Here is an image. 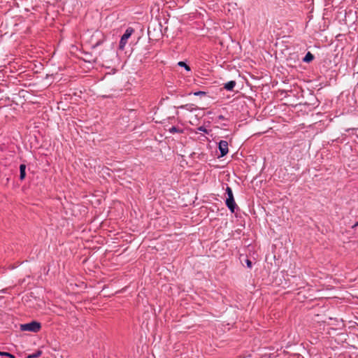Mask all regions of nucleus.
<instances>
[{
	"label": "nucleus",
	"mask_w": 358,
	"mask_h": 358,
	"mask_svg": "<svg viewBox=\"0 0 358 358\" xmlns=\"http://www.w3.org/2000/svg\"><path fill=\"white\" fill-rule=\"evenodd\" d=\"M178 65L181 67H184L186 71H189L191 70L190 67L185 62H179Z\"/></svg>",
	"instance_id": "9d476101"
},
{
	"label": "nucleus",
	"mask_w": 358,
	"mask_h": 358,
	"mask_svg": "<svg viewBox=\"0 0 358 358\" xmlns=\"http://www.w3.org/2000/svg\"><path fill=\"white\" fill-rule=\"evenodd\" d=\"M134 32V29L132 27H128L124 34L122 36L120 44H119V48L120 50H124L126 44L127 43L128 39L130 38V36L132 35V34Z\"/></svg>",
	"instance_id": "7ed1b4c3"
},
{
	"label": "nucleus",
	"mask_w": 358,
	"mask_h": 358,
	"mask_svg": "<svg viewBox=\"0 0 358 358\" xmlns=\"http://www.w3.org/2000/svg\"><path fill=\"white\" fill-rule=\"evenodd\" d=\"M180 108H185L187 110H189V105L188 104H186V105H184V106H181Z\"/></svg>",
	"instance_id": "2eb2a0df"
},
{
	"label": "nucleus",
	"mask_w": 358,
	"mask_h": 358,
	"mask_svg": "<svg viewBox=\"0 0 358 358\" xmlns=\"http://www.w3.org/2000/svg\"><path fill=\"white\" fill-rule=\"evenodd\" d=\"M26 176V165L24 164L20 166V179L23 180Z\"/></svg>",
	"instance_id": "0eeeda50"
},
{
	"label": "nucleus",
	"mask_w": 358,
	"mask_h": 358,
	"mask_svg": "<svg viewBox=\"0 0 358 358\" xmlns=\"http://www.w3.org/2000/svg\"><path fill=\"white\" fill-rule=\"evenodd\" d=\"M199 131H204V132H206V133L207 132L206 129V128H204L203 127H200L199 128Z\"/></svg>",
	"instance_id": "dca6fc26"
},
{
	"label": "nucleus",
	"mask_w": 358,
	"mask_h": 358,
	"mask_svg": "<svg viewBox=\"0 0 358 358\" xmlns=\"http://www.w3.org/2000/svg\"><path fill=\"white\" fill-rule=\"evenodd\" d=\"M236 85V81L234 80H231V81H229L227 83H226L224 85V88L228 91H231L234 90V88L235 87Z\"/></svg>",
	"instance_id": "423d86ee"
},
{
	"label": "nucleus",
	"mask_w": 358,
	"mask_h": 358,
	"mask_svg": "<svg viewBox=\"0 0 358 358\" xmlns=\"http://www.w3.org/2000/svg\"><path fill=\"white\" fill-rule=\"evenodd\" d=\"M206 93L203 91H197V92H194V96H204V95H206Z\"/></svg>",
	"instance_id": "f8f14e48"
},
{
	"label": "nucleus",
	"mask_w": 358,
	"mask_h": 358,
	"mask_svg": "<svg viewBox=\"0 0 358 358\" xmlns=\"http://www.w3.org/2000/svg\"><path fill=\"white\" fill-rule=\"evenodd\" d=\"M218 148H219V150L220 152L221 157H224L228 153L229 149H228L227 141L221 140L219 142Z\"/></svg>",
	"instance_id": "20e7f679"
},
{
	"label": "nucleus",
	"mask_w": 358,
	"mask_h": 358,
	"mask_svg": "<svg viewBox=\"0 0 358 358\" xmlns=\"http://www.w3.org/2000/svg\"><path fill=\"white\" fill-rule=\"evenodd\" d=\"M0 355L8 357L9 355V352L0 351Z\"/></svg>",
	"instance_id": "4468645a"
},
{
	"label": "nucleus",
	"mask_w": 358,
	"mask_h": 358,
	"mask_svg": "<svg viewBox=\"0 0 358 358\" xmlns=\"http://www.w3.org/2000/svg\"><path fill=\"white\" fill-rule=\"evenodd\" d=\"M41 328V323L36 321H32L29 323L22 324L20 325V330L22 331L37 333L40 331Z\"/></svg>",
	"instance_id": "f257e3e1"
},
{
	"label": "nucleus",
	"mask_w": 358,
	"mask_h": 358,
	"mask_svg": "<svg viewBox=\"0 0 358 358\" xmlns=\"http://www.w3.org/2000/svg\"><path fill=\"white\" fill-rule=\"evenodd\" d=\"M169 131L171 133V134H174V133H179V134H182L183 132V129H180L178 127H176L175 126H173L171 127L169 129Z\"/></svg>",
	"instance_id": "1a4fd4ad"
},
{
	"label": "nucleus",
	"mask_w": 358,
	"mask_h": 358,
	"mask_svg": "<svg viewBox=\"0 0 358 358\" xmlns=\"http://www.w3.org/2000/svg\"><path fill=\"white\" fill-rule=\"evenodd\" d=\"M100 36H101V38L93 45V48H96V47L100 45L104 41V39H105L103 34L99 31H96L94 33V34L93 35V37L99 38Z\"/></svg>",
	"instance_id": "39448f33"
},
{
	"label": "nucleus",
	"mask_w": 358,
	"mask_h": 358,
	"mask_svg": "<svg viewBox=\"0 0 358 358\" xmlns=\"http://www.w3.org/2000/svg\"><path fill=\"white\" fill-rule=\"evenodd\" d=\"M246 264H247V266L250 268H252V262L250 260V259H247L246 260Z\"/></svg>",
	"instance_id": "ddd939ff"
},
{
	"label": "nucleus",
	"mask_w": 358,
	"mask_h": 358,
	"mask_svg": "<svg viewBox=\"0 0 358 358\" xmlns=\"http://www.w3.org/2000/svg\"><path fill=\"white\" fill-rule=\"evenodd\" d=\"M226 193L227 194V198L226 199V206L230 210L231 213H234L235 209L236 208V204L234 201V194L232 189L230 187H227Z\"/></svg>",
	"instance_id": "f03ea898"
},
{
	"label": "nucleus",
	"mask_w": 358,
	"mask_h": 358,
	"mask_svg": "<svg viewBox=\"0 0 358 358\" xmlns=\"http://www.w3.org/2000/svg\"><path fill=\"white\" fill-rule=\"evenodd\" d=\"M219 119H220V120H224V116H223V115H220V116H219Z\"/></svg>",
	"instance_id": "a211bd4d"
},
{
	"label": "nucleus",
	"mask_w": 358,
	"mask_h": 358,
	"mask_svg": "<svg viewBox=\"0 0 358 358\" xmlns=\"http://www.w3.org/2000/svg\"><path fill=\"white\" fill-rule=\"evenodd\" d=\"M41 354H42V352L38 350L34 354L29 355L27 357L28 358H37V357H39L41 355Z\"/></svg>",
	"instance_id": "9b49d317"
},
{
	"label": "nucleus",
	"mask_w": 358,
	"mask_h": 358,
	"mask_svg": "<svg viewBox=\"0 0 358 358\" xmlns=\"http://www.w3.org/2000/svg\"><path fill=\"white\" fill-rule=\"evenodd\" d=\"M314 59V55L310 52H308L306 56L303 59V62L306 63H309Z\"/></svg>",
	"instance_id": "6e6552de"
},
{
	"label": "nucleus",
	"mask_w": 358,
	"mask_h": 358,
	"mask_svg": "<svg viewBox=\"0 0 358 358\" xmlns=\"http://www.w3.org/2000/svg\"><path fill=\"white\" fill-rule=\"evenodd\" d=\"M8 357L9 358H15L14 355H13L12 354L9 353V355L8 356Z\"/></svg>",
	"instance_id": "f3484780"
},
{
	"label": "nucleus",
	"mask_w": 358,
	"mask_h": 358,
	"mask_svg": "<svg viewBox=\"0 0 358 358\" xmlns=\"http://www.w3.org/2000/svg\"><path fill=\"white\" fill-rule=\"evenodd\" d=\"M27 358H28V357H27Z\"/></svg>",
	"instance_id": "6ab92c4d"
}]
</instances>
